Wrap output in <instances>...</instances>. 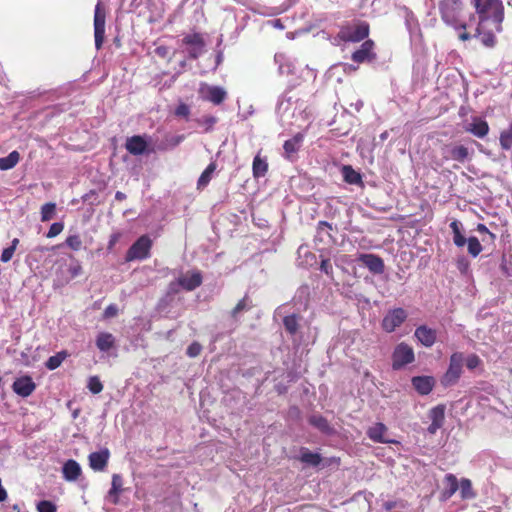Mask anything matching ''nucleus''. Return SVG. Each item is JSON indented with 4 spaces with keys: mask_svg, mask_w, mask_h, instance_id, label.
I'll return each instance as SVG.
<instances>
[{
    "mask_svg": "<svg viewBox=\"0 0 512 512\" xmlns=\"http://www.w3.org/2000/svg\"><path fill=\"white\" fill-rule=\"evenodd\" d=\"M444 154L447 159H452L461 163L465 162L471 156V152L463 145L447 146Z\"/></svg>",
    "mask_w": 512,
    "mask_h": 512,
    "instance_id": "nucleus-17",
    "label": "nucleus"
},
{
    "mask_svg": "<svg viewBox=\"0 0 512 512\" xmlns=\"http://www.w3.org/2000/svg\"><path fill=\"white\" fill-rule=\"evenodd\" d=\"M13 254H14V248L7 247L3 250L0 259L2 262L6 263L12 259Z\"/></svg>",
    "mask_w": 512,
    "mask_h": 512,
    "instance_id": "nucleus-51",
    "label": "nucleus"
},
{
    "mask_svg": "<svg viewBox=\"0 0 512 512\" xmlns=\"http://www.w3.org/2000/svg\"><path fill=\"white\" fill-rule=\"evenodd\" d=\"M394 505H395V504H394L393 502H386V503L384 504V507H385L387 510H390V509H392V508L394 507Z\"/></svg>",
    "mask_w": 512,
    "mask_h": 512,
    "instance_id": "nucleus-62",
    "label": "nucleus"
},
{
    "mask_svg": "<svg viewBox=\"0 0 512 512\" xmlns=\"http://www.w3.org/2000/svg\"><path fill=\"white\" fill-rule=\"evenodd\" d=\"M35 388L36 385L29 376L20 377L13 383V391L21 397L30 396Z\"/></svg>",
    "mask_w": 512,
    "mask_h": 512,
    "instance_id": "nucleus-15",
    "label": "nucleus"
},
{
    "mask_svg": "<svg viewBox=\"0 0 512 512\" xmlns=\"http://www.w3.org/2000/svg\"><path fill=\"white\" fill-rule=\"evenodd\" d=\"M62 472L67 481H75L81 474V467L75 460H68L63 465Z\"/></svg>",
    "mask_w": 512,
    "mask_h": 512,
    "instance_id": "nucleus-26",
    "label": "nucleus"
},
{
    "mask_svg": "<svg viewBox=\"0 0 512 512\" xmlns=\"http://www.w3.org/2000/svg\"><path fill=\"white\" fill-rule=\"evenodd\" d=\"M105 10L101 3H97L94 12V37L96 49H100L105 35Z\"/></svg>",
    "mask_w": 512,
    "mask_h": 512,
    "instance_id": "nucleus-8",
    "label": "nucleus"
},
{
    "mask_svg": "<svg viewBox=\"0 0 512 512\" xmlns=\"http://www.w3.org/2000/svg\"><path fill=\"white\" fill-rule=\"evenodd\" d=\"M253 176L255 178H260L265 176L267 170H268V163L266 159L261 158L259 155L254 157L253 165Z\"/></svg>",
    "mask_w": 512,
    "mask_h": 512,
    "instance_id": "nucleus-31",
    "label": "nucleus"
},
{
    "mask_svg": "<svg viewBox=\"0 0 512 512\" xmlns=\"http://www.w3.org/2000/svg\"><path fill=\"white\" fill-rule=\"evenodd\" d=\"M201 345L197 342H193L192 344L189 345V347L187 348V354L190 356V357H196L200 354L201 352Z\"/></svg>",
    "mask_w": 512,
    "mask_h": 512,
    "instance_id": "nucleus-50",
    "label": "nucleus"
},
{
    "mask_svg": "<svg viewBox=\"0 0 512 512\" xmlns=\"http://www.w3.org/2000/svg\"><path fill=\"white\" fill-rule=\"evenodd\" d=\"M463 361L462 353L456 352L451 355L448 370L443 378L445 385H451L459 379L462 373Z\"/></svg>",
    "mask_w": 512,
    "mask_h": 512,
    "instance_id": "nucleus-7",
    "label": "nucleus"
},
{
    "mask_svg": "<svg viewBox=\"0 0 512 512\" xmlns=\"http://www.w3.org/2000/svg\"><path fill=\"white\" fill-rule=\"evenodd\" d=\"M155 53L156 55L162 57V58H165L168 56L169 54V50L166 46H158L156 49H155Z\"/></svg>",
    "mask_w": 512,
    "mask_h": 512,
    "instance_id": "nucleus-55",
    "label": "nucleus"
},
{
    "mask_svg": "<svg viewBox=\"0 0 512 512\" xmlns=\"http://www.w3.org/2000/svg\"><path fill=\"white\" fill-rule=\"evenodd\" d=\"M199 96L202 100L220 105L227 97V92L220 86L202 83L199 88Z\"/></svg>",
    "mask_w": 512,
    "mask_h": 512,
    "instance_id": "nucleus-5",
    "label": "nucleus"
},
{
    "mask_svg": "<svg viewBox=\"0 0 512 512\" xmlns=\"http://www.w3.org/2000/svg\"><path fill=\"white\" fill-rule=\"evenodd\" d=\"M429 419L431 420V424L428 427V432L430 434H435L438 429H440L445 420V406L437 405L433 407L428 414Z\"/></svg>",
    "mask_w": 512,
    "mask_h": 512,
    "instance_id": "nucleus-14",
    "label": "nucleus"
},
{
    "mask_svg": "<svg viewBox=\"0 0 512 512\" xmlns=\"http://www.w3.org/2000/svg\"><path fill=\"white\" fill-rule=\"evenodd\" d=\"M450 228L453 233V242L457 247H463L466 244L467 239L462 233V224L458 220H453L450 223Z\"/></svg>",
    "mask_w": 512,
    "mask_h": 512,
    "instance_id": "nucleus-29",
    "label": "nucleus"
},
{
    "mask_svg": "<svg viewBox=\"0 0 512 512\" xmlns=\"http://www.w3.org/2000/svg\"><path fill=\"white\" fill-rule=\"evenodd\" d=\"M439 10L443 22L454 29H467L475 21L474 15H471L468 21L464 18L462 0H441Z\"/></svg>",
    "mask_w": 512,
    "mask_h": 512,
    "instance_id": "nucleus-2",
    "label": "nucleus"
},
{
    "mask_svg": "<svg viewBox=\"0 0 512 512\" xmlns=\"http://www.w3.org/2000/svg\"><path fill=\"white\" fill-rule=\"evenodd\" d=\"M110 453L108 449H102L89 455V465L94 471H103L107 466Z\"/></svg>",
    "mask_w": 512,
    "mask_h": 512,
    "instance_id": "nucleus-16",
    "label": "nucleus"
},
{
    "mask_svg": "<svg viewBox=\"0 0 512 512\" xmlns=\"http://www.w3.org/2000/svg\"><path fill=\"white\" fill-rule=\"evenodd\" d=\"M306 69H307V74H308V75H307V78L315 79V78H316V72H315V71H313V70H310V69L308 68V66L306 67Z\"/></svg>",
    "mask_w": 512,
    "mask_h": 512,
    "instance_id": "nucleus-60",
    "label": "nucleus"
},
{
    "mask_svg": "<svg viewBox=\"0 0 512 512\" xmlns=\"http://www.w3.org/2000/svg\"><path fill=\"white\" fill-rule=\"evenodd\" d=\"M122 486H123L122 477L119 474H113L111 488L108 491V494L106 497L107 500L111 504H114V505L118 504L119 494L122 492Z\"/></svg>",
    "mask_w": 512,
    "mask_h": 512,
    "instance_id": "nucleus-24",
    "label": "nucleus"
},
{
    "mask_svg": "<svg viewBox=\"0 0 512 512\" xmlns=\"http://www.w3.org/2000/svg\"><path fill=\"white\" fill-rule=\"evenodd\" d=\"M291 103L289 100L281 99L278 103L277 111L280 114L281 118L284 117V114L289 110Z\"/></svg>",
    "mask_w": 512,
    "mask_h": 512,
    "instance_id": "nucleus-49",
    "label": "nucleus"
},
{
    "mask_svg": "<svg viewBox=\"0 0 512 512\" xmlns=\"http://www.w3.org/2000/svg\"><path fill=\"white\" fill-rule=\"evenodd\" d=\"M214 170H215V165L213 163L209 164L206 167V169L203 171V173L201 174V176L198 179V187H205L209 183Z\"/></svg>",
    "mask_w": 512,
    "mask_h": 512,
    "instance_id": "nucleus-38",
    "label": "nucleus"
},
{
    "mask_svg": "<svg viewBox=\"0 0 512 512\" xmlns=\"http://www.w3.org/2000/svg\"><path fill=\"white\" fill-rule=\"evenodd\" d=\"M468 252L472 257H477L482 251V245L476 237H469L466 241Z\"/></svg>",
    "mask_w": 512,
    "mask_h": 512,
    "instance_id": "nucleus-37",
    "label": "nucleus"
},
{
    "mask_svg": "<svg viewBox=\"0 0 512 512\" xmlns=\"http://www.w3.org/2000/svg\"><path fill=\"white\" fill-rule=\"evenodd\" d=\"M471 38L470 34L467 32H462L459 34V39L462 41L469 40Z\"/></svg>",
    "mask_w": 512,
    "mask_h": 512,
    "instance_id": "nucleus-59",
    "label": "nucleus"
},
{
    "mask_svg": "<svg viewBox=\"0 0 512 512\" xmlns=\"http://www.w3.org/2000/svg\"><path fill=\"white\" fill-rule=\"evenodd\" d=\"M468 265V261L464 257H461L457 260V267L462 273L467 271Z\"/></svg>",
    "mask_w": 512,
    "mask_h": 512,
    "instance_id": "nucleus-53",
    "label": "nucleus"
},
{
    "mask_svg": "<svg viewBox=\"0 0 512 512\" xmlns=\"http://www.w3.org/2000/svg\"><path fill=\"white\" fill-rule=\"evenodd\" d=\"M117 313H118V308H117V306H116V305H114V304H111V305L107 306V307L105 308V310H104V316H105L106 318L114 317V316H116V315H117Z\"/></svg>",
    "mask_w": 512,
    "mask_h": 512,
    "instance_id": "nucleus-52",
    "label": "nucleus"
},
{
    "mask_svg": "<svg viewBox=\"0 0 512 512\" xmlns=\"http://www.w3.org/2000/svg\"><path fill=\"white\" fill-rule=\"evenodd\" d=\"M300 139V136H295L294 138L285 141L283 148L286 158H293L294 154L298 151L300 147Z\"/></svg>",
    "mask_w": 512,
    "mask_h": 512,
    "instance_id": "nucleus-33",
    "label": "nucleus"
},
{
    "mask_svg": "<svg viewBox=\"0 0 512 512\" xmlns=\"http://www.w3.org/2000/svg\"><path fill=\"white\" fill-rule=\"evenodd\" d=\"M343 177L345 181L349 184H359L361 183V176L358 172H356L351 166H344L342 169Z\"/></svg>",
    "mask_w": 512,
    "mask_h": 512,
    "instance_id": "nucleus-35",
    "label": "nucleus"
},
{
    "mask_svg": "<svg viewBox=\"0 0 512 512\" xmlns=\"http://www.w3.org/2000/svg\"><path fill=\"white\" fill-rule=\"evenodd\" d=\"M19 243V240L17 238L13 239L11 242V245L9 247H13L14 250L16 249L17 245Z\"/></svg>",
    "mask_w": 512,
    "mask_h": 512,
    "instance_id": "nucleus-63",
    "label": "nucleus"
},
{
    "mask_svg": "<svg viewBox=\"0 0 512 512\" xmlns=\"http://www.w3.org/2000/svg\"><path fill=\"white\" fill-rule=\"evenodd\" d=\"M412 385L419 394L427 395L432 391L435 380L431 376H415L412 378Z\"/></svg>",
    "mask_w": 512,
    "mask_h": 512,
    "instance_id": "nucleus-19",
    "label": "nucleus"
},
{
    "mask_svg": "<svg viewBox=\"0 0 512 512\" xmlns=\"http://www.w3.org/2000/svg\"><path fill=\"white\" fill-rule=\"evenodd\" d=\"M152 242L148 236H141L128 250L126 254L127 261L136 259L143 260L149 256Z\"/></svg>",
    "mask_w": 512,
    "mask_h": 512,
    "instance_id": "nucleus-6",
    "label": "nucleus"
},
{
    "mask_svg": "<svg viewBox=\"0 0 512 512\" xmlns=\"http://www.w3.org/2000/svg\"><path fill=\"white\" fill-rule=\"evenodd\" d=\"M63 228H64V226L62 223H60V222L53 223L49 228L47 237L48 238L56 237L58 234H60L62 232Z\"/></svg>",
    "mask_w": 512,
    "mask_h": 512,
    "instance_id": "nucleus-47",
    "label": "nucleus"
},
{
    "mask_svg": "<svg viewBox=\"0 0 512 512\" xmlns=\"http://www.w3.org/2000/svg\"><path fill=\"white\" fill-rule=\"evenodd\" d=\"M20 161V154L14 150L6 157H0V170L7 171L14 168Z\"/></svg>",
    "mask_w": 512,
    "mask_h": 512,
    "instance_id": "nucleus-30",
    "label": "nucleus"
},
{
    "mask_svg": "<svg viewBox=\"0 0 512 512\" xmlns=\"http://www.w3.org/2000/svg\"><path fill=\"white\" fill-rule=\"evenodd\" d=\"M183 139H184V136H177V137L175 138L174 145L179 144Z\"/></svg>",
    "mask_w": 512,
    "mask_h": 512,
    "instance_id": "nucleus-64",
    "label": "nucleus"
},
{
    "mask_svg": "<svg viewBox=\"0 0 512 512\" xmlns=\"http://www.w3.org/2000/svg\"><path fill=\"white\" fill-rule=\"evenodd\" d=\"M445 491L444 495L446 498H450L459 489V483L453 474H447L444 478Z\"/></svg>",
    "mask_w": 512,
    "mask_h": 512,
    "instance_id": "nucleus-32",
    "label": "nucleus"
},
{
    "mask_svg": "<svg viewBox=\"0 0 512 512\" xmlns=\"http://www.w3.org/2000/svg\"><path fill=\"white\" fill-rule=\"evenodd\" d=\"M465 130L478 138H483L488 134L489 126L485 120L475 117L466 125Z\"/></svg>",
    "mask_w": 512,
    "mask_h": 512,
    "instance_id": "nucleus-21",
    "label": "nucleus"
},
{
    "mask_svg": "<svg viewBox=\"0 0 512 512\" xmlns=\"http://www.w3.org/2000/svg\"><path fill=\"white\" fill-rule=\"evenodd\" d=\"M373 42L371 40L365 41L361 47L352 54L354 62L362 63L369 61L375 57L373 53Z\"/></svg>",
    "mask_w": 512,
    "mask_h": 512,
    "instance_id": "nucleus-20",
    "label": "nucleus"
},
{
    "mask_svg": "<svg viewBox=\"0 0 512 512\" xmlns=\"http://www.w3.org/2000/svg\"><path fill=\"white\" fill-rule=\"evenodd\" d=\"M500 144L503 149H510L512 147V124L508 130H505L500 135Z\"/></svg>",
    "mask_w": 512,
    "mask_h": 512,
    "instance_id": "nucleus-41",
    "label": "nucleus"
},
{
    "mask_svg": "<svg viewBox=\"0 0 512 512\" xmlns=\"http://www.w3.org/2000/svg\"><path fill=\"white\" fill-rule=\"evenodd\" d=\"M477 19L475 36L486 47H493L496 34L502 31L504 6L502 0H472Z\"/></svg>",
    "mask_w": 512,
    "mask_h": 512,
    "instance_id": "nucleus-1",
    "label": "nucleus"
},
{
    "mask_svg": "<svg viewBox=\"0 0 512 512\" xmlns=\"http://www.w3.org/2000/svg\"><path fill=\"white\" fill-rule=\"evenodd\" d=\"M66 356H67V353L65 351H61V352L57 353L56 355L49 357V359L46 362V367L49 370H54V369L58 368L62 364V362L64 361Z\"/></svg>",
    "mask_w": 512,
    "mask_h": 512,
    "instance_id": "nucleus-36",
    "label": "nucleus"
},
{
    "mask_svg": "<svg viewBox=\"0 0 512 512\" xmlns=\"http://www.w3.org/2000/svg\"><path fill=\"white\" fill-rule=\"evenodd\" d=\"M297 265L302 268H313L317 269V256L313 253L310 248L306 245H302L297 251Z\"/></svg>",
    "mask_w": 512,
    "mask_h": 512,
    "instance_id": "nucleus-13",
    "label": "nucleus"
},
{
    "mask_svg": "<svg viewBox=\"0 0 512 512\" xmlns=\"http://www.w3.org/2000/svg\"><path fill=\"white\" fill-rule=\"evenodd\" d=\"M217 119L214 116L205 117L202 122L206 125V131L212 128V126L216 123Z\"/></svg>",
    "mask_w": 512,
    "mask_h": 512,
    "instance_id": "nucleus-54",
    "label": "nucleus"
},
{
    "mask_svg": "<svg viewBox=\"0 0 512 512\" xmlns=\"http://www.w3.org/2000/svg\"><path fill=\"white\" fill-rule=\"evenodd\" d=\"M147 142L143 136L135 135L127 138L125 147L132 155H141L147 149Z\"/></svg>",
    "mask_w": 512,
    "mask_h": 512,
    "instance_id": "nucleus-18",
    "label": "nucleus"
},
{
    "mask_svg": "<svg viewBox=\"0 0 512 512\" xmlns=\"http://www.w3.org/2000/svg\"><path fill=\"white\" fill-rule=\"evenodd\" d=\"M175 115L177 117L188 118L190 115V107L185 103H180L175 109Z\"/></svg>",
    "mask_w": 512,
    "mask_h": 512,
    "instance_id": "nucleus-46",
    "label": "nucleus"
},
{
    "mask_svg": "<svg viewBox=\"0 0 512 512\" xmlns=\"http://www.w3.org/2000/svg\"><path fill=\"white\" fill-rule=\"evenodd\" d=\"M407 313L403 308H395L387 312L382 320V328L391 333L406 320Z\"/></svg>",
    "mask_w": 512,
    "mask_h": 512,
    "instance_id": "nucleus-9",
    "label": "nucleus"
},
{
    "mask_svg": "<svg viewBox=\"0 0 512 512\" xmlns=\"http://www.w3.org/2000/svg\"><path fill=\"white\" fill-rule=\"evenodd\" d=\"M88 388L93 394H98L103 390V385L97 376H92L89 378Z\"/></svg>",
    "mask_w": 512,
    "mask_h": 512,
    "instance_id": "nucleus-43",
    "label": "nucleus"
},
{
    "mask_svg": "<svg viewBox=\"0 0 512 512\" xmlns=\"http://www.w3.org/2000/svg\"><path fill=\"white\" fill-rule=\"evenodd\" d=\"M269 23L274 27V28H277V29H283L284 26L281 22V20L279 19H274V20H270Z\"/></svg>",
    "mask_w": 512,
    "mask_h": 512,
    "instance_id": "nucleus-57",
    "label": "nucleus"
},
{
    "mask_svg": "<svg viewBox=\"0 0 512 512\" xmlns=\"http://www.w3.org/2000/svg\"><path fill=\"white\" fill-rule=\"evenodd\" d=\"M360 261L373 273L379 274L384 271L382 259L374 254H362Z\"/></svg>",
    "mask_w": 512,
    "mask_h": 512,
    "instance_id": "nucleus-23",
    "label": "nucleus"
},
{
    "mask_svg": "<svg viewBox=\"0 0 512 512\" xmlns=\"http://www.w3.org/2000/svg\"><path fill=\"white\" fill-rule=\"evenodd\" d=\"M414 360V350L410 345L402 342L394 348L392 354V367L394 370H399L414 362Z\"/></svg>",
    "mask_w": 512,
    "mask_h": 512,
    "instance_id": "nucleus-4",
    "label": "nucleus"
},
{
    "mask_svg": "<svg viewBox=\"0 0 512 512\" xmlns=\"http://www.w3.org/2000/svg\"><path fill=\"white\" fill-rule=\"evenodd\" d=\"M388 428L385 424L377 422L367 429V436L376 443H398V441L389 439L387 434Z\"/></svg>",
    "mask_w": 512,
    "mask_h": 512,
    "instance_id": "nucleus-12",
    "label": "nucleus"
},
{
    "mask_svg": "<svg viewBox=\"0 0 512 512\" xmlns=\"http://www.w3.org/2000/svg\"><path fill=\"white\" fill-rule=\"evenodd\" d=\"M274 61L278 65L280 74H292L294 72V63L286 54L276 53Z\"/></svg>",
    "mask_w": 512,
    "mask_h": 512,
    "instance_id": "nucleus-25",
    "label": "nucleus"
},
{
    "mask_svg": "<svg viewBox=\"0 0 512 512\" xmlns=\"http://www.w3.org/2000/svg\"><path fill=\"white\" fill-rule=\"evenodd\" d=\"M182 41L183 44L188 46V53L191 58L196 59L204 52L205 43L200 34H188Z\"/></svg>",
    "mask_w": 512,
    "mask_h": 512,
    "instance_id": "nucleus-11",
    "label": "nucleus"
},
{
    "mask_svg": "<svg viewBox=\"0 0 512 512\" xmlns=\"http://www.w3.org/2000/svg\"><path fill=\"white\" fill-rule=\"evenodd\" d=\"M369 34V25L366 22H359L343 27L339 37L346 42H360Z\"/></svg>",
    "mask_w": 512,
    "mask_h": 512,
    "instance_id": "nucleus-3",
    "label": "nucleus"
},
{
    "mask_svg": "<svg viewBox=\"0 0 512 512\" xmlns=\"http://www.w3.org/2000/svg\"><path fill=\"white\" fill-rule=\"evenodd\" d=\"M481 360L477 355H469L466 359V366L468 369L473 370L477 368Z\"/></svg>",
    "mask_w": 512,
    "mask_h": 512,
    "instance_id": "nucleus-48",
    "label": "nucleus"
},
{
    "mask_svg": "<svg viewBox=\"0 0 512 512\" xmlns=\"http://www.w3.org/2000/svg\"><path fill=\"white\" fill-rule=\"evenodd\" d=\"M125 197H126V196H125V194H124V193H122V192H119V191H118V192H116V194H115V198H116L117 200H124V199H125Z\"/></svg>",
    "mask_w": 512,
    "mask_h": 512,
    "instance_id": "nucleus-61",
    "label": "nucleus"
},
{
    "mask_svg": "<svg viewBox=\"0 0 512 512\" xmlns=\"http://www.w3.org/2000/svg\"><path fill=\"white\" fill-rule=\"evenodd\" d=\"M301 460L310 465H318L320 463V455L318 453H311L308 450L301 452Z\"/></svg>",
    "mask_w": 512,
    "mask_h": 512,
    "instance_id": "nucleus-40",
    "label": "nucleus"
},
{
    "mask_svg": "<svg viewBox=\"0 0 512 512\" xmlns=\"http://www.w3.org/2000/svg\"><path fill=\"white\" fill-rule=\"evenodd\" d=\"M66 244L72 250L78 251L82 246V241L78 235H70L66 239Z\"/></svg>",
    "mask_w": 512,
    "mask_h": 512,
    "instance_id": "nucleus-44",
    "label": "nucleus"
},
{
    "mask_svg": "<svg viewBox=\"0 0 512 512\" xmlns=\"http://www.w3.org/2000/svg\"><path fill=\"white\" fill-rule=\"evenodd\" d=\"M477 230H478L479 232H481V233H489V234H490V236H491L492 238H494V237H495V235H494V234H492L491 232H489L488 228H487L484 224H479V225L477 226Z\"/></svg>",
    "mask_w": 512,
    "mask_h": 512,
    "instance_id": "nucleus-58",
    "label": "nucleus"
},
{
    "mask_svg": "<svg viewBox=\"0 0 512 512\" xmlns=\"http://www.w3.org/2000/svg\"><path fill=\"white\" fill-rule=\"evenodd\" d=\"M252 307V302L249 299V297L245 296L243 297L236 306L230 311V317L235 321L238 322L243 314L250 310Z\"/></svg>",
    "mask_w": 512,
    "mask_h": 512,
    "instance_id": "nucleus-27",
    "label": "nucleus"
},
{
    "mask_svg": "<svg viewBox=\"0 0 512 512\" xmlns=\"http://www.w3.org/2000/svg\"><path fill=\"white\" fill-rule=\"evenodd\" d=\"M96 346L102 352H107L115 346V337L108 332H101L97 335Z\"/></svg>",
    "mask_w": 512,
    "mask_h": 512,
    "instance_id": "nucleus-28",
    "label": "nucleus"
},
{
    "mask_svg": "<svg viewBox=\"0 0 512 512\" xmlns=\"http://www.w3.org/2000/svg\"><path fill=\"white\" fill-rule=\"evenodd\" d=\"M56 205L54 203H46L41 208V220L49 221L54 217Z\"/></svg>",
    "mask_w": 512,
    "mask_h": 512,
    "instance_id": "nucleus-39",
    "label": "nucleus"
},
{
    "mask_svg": "<svg viewBox=\"0 0 512 512\" xmlns=\"http://www.w3.org/2000/svg\"><path fill=\"white\" fill-rule=\"evenodd\" d=\"M415 337L422 345L431 347L436 341V331L425 325L419 326L415 330Z\"/></svg>",
    "mask_w": 512,
    "mask_h": 512,
    "instance_id": "nucleus-22",
    "label": "nucleus"
},
{
    "mask_svg": "<svg viewBox=\"0 0 512 512\" xmlns=\"http://www.w3.org/2000/svg\"><path fill=\"white\" fill-rule=\"evenodd\" d=\"M283 324L290 334H294L297 331L298 322L295 315L286 316L283 320Z\"/></svg>",
    "mask_w": 512,
    "mask_h": 512,
    "instance_id": "nucleus-42",
    "label": "nucleus"
},
{
    "mask_svg": "<svg viewBox=\"0 0 512 512\" xmlns=\"http://www.w3.org/2000/svg\"><path fill=\"white\" fill-rule=\"evenodd\" d=\"M459 491L463 499H472L475 497V493L472 489V483L469 479H461L459 483Z\"/></svg>",
    "mask_w": 512,
    "mask_h": 512,
    "instance_id": "nucleus-34",
    "label": "nucleus"
},
{
    "mask_svg": "<svg viewBox=\"0 0 512 512\" xmlns=\"http://www.w3.org/2000/svg\"><path fill=\"white\" fill-rule=\"evenodd\" d=\"M69 271H70L72 277H76L81 273V266L79 264L71 266Z\"/></svg>",
    "mask_w": 512,
    "mask_h": 512,
    "instance_id": "nucleus-56",
    "label": "nucleus"
},
{
    "mask_svg": "<svg viewBox=\"0 0 512 512\" xmlns=\"http://www.w3.org/2000/svg\"><path fill=\"white\" fill-rule=\"evenodd\" d=\"M201 283H202V276H201L200 272L193 271V272H188V273L180 276L177 279L176 283H171L170 289L173 291H176L175 285L177 284V285L182 286L183 289H185L187 291H192V290L196 289L197 287H199L201 285Z\"/></svg>",
    "mask_w": 512,
    "mask_h": 512,
    "instance_id": "nucleus-10",
    "label": "nucleus"
},
{
    "mask_svg": "<svg viewBox=\"0 0 512 512\" xmlns=\"http://www.w3.org/2000/svg\"><path fill=\"white\" fill-rule=\"evenodd\" d=\"M38 512H56V506L50 501H40L37 504Z\"/></svg>",
    "mask_w": 512,
    "mask_h": 512,
    "instance_id": "nucleus-45",
    "label": "nucleus"
}]
</instances>
